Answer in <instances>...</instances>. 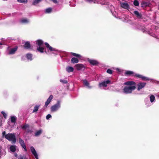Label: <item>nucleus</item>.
I'll return each instance as SVG.
<instances>
[{
	"label": "nucleus",
	"mask_w": 159,
	"mask_h": 159,
	"mask_svg": "<svg viewBox=\"0 0 159 159\" xmlns=\"http://www.w3.org/2000/svg\"><path fill=\"white\" fill-rule=\"evenodd\" d=\"M2 137L5 138L8 141H11L13 143H15L16 141V134L14 133H9L6 134L5 131H3L2 133Z\"/></svg>",
	"instance_id": "obj_1"
},
{
	"label": "nucleus",
	"mask_w": 159,
	"mask_h": 159,
	"mask_svg": "<svg viewBox=\"0 0 159 159\" xmlns=\"http://www.w3.org/2000/svg\"><path fill=\"white\" fill-rule=\"evenodd\" d=\"M136 88V87L135 85L126 86L123 89V92L126 93H131Z\"/></svg>",
	"instance_id": "obj_2"
},
{
	"label": "nucleus",
	"mask_w": 159,
	"mask_h": 159,
	"mask_svg": "<svg viewBox=\"0 0 159 159\" xmlns=\"http://www.w3.org/2000/svg\"><path fill=\"white\" fill-rule=\"evenodd\" d=\"M60 107V101H58L56 104L51 107V111L52 112L55 111L57 110Z\"/></svg>",
	"instance_id": "obj_3"
},
{
	"label": "nucleus",
	"mask_w": 159,
	"mask_h": 159,
	"mask_svg": "<svg viewBox=\"0 0 159 159\" xmlns=\"http://www.w3.org/2000/svg\"><path fill=\"white\" fill-rule=\"evenodd\" d=\"M76 69L78 70H82L84 69L85 67L82 64H78L75 66Z\"/></svg>",
	"instance_id": "obj_4"
},
{
	"label": "nucleus",
	"mask_w": 159,
	"mask_h": 159,
	"mask_svg": "<svg viewBox=\"0 0 159 159\" xmlns=\"http://www.w3.org/2000/svg\"><path fill=\"white\" fill-rule=\"evenodd\" d=\"M30 149L31 152L33 154L34 156L36 159H39L38 155L34 149V148L33 146H31L30 148Z\"/></svg>",
	"instance_id": "obj_5"
},
{
	"label": "nucleus",
	"mask_w": 159,
	"mask_h": 159,
	"mask_svg": "<svg viewBox=\"0 0 159 159\" xmlns=\"http://www.w3.org/2000/svg\"><path fill=\"white\" fill-rule=\"evenodd\" d=\"M44 44L48 50L50 51H57L55 48L51 47L48 43L45 42L44 43Z\"/></svg>",
	"instance_id": "obj_6"
},
{
	"label": "nucleus",
	"mask_w": 159,
	"mask_h": 159,
	"mask_svg": "<svg viewBox=\"0 0 159 159\" xmlns=\"http://www.w3.org/2000/svg\"><path fill=\"white\" fill-rule=\"evenodd\" d=\"M19 143L21 145V147L24 148L25 151H27V149L25 144L24 143V141L21 138H19Z\"/></svg>",
	"instance_id": "obj_7"
},
{
	"label": "nucleus",
	"mask_w": 159,
	"mask_h": 159,
	"mask_svg": "<svg viewBox=\"0 0 159 159\" xmlns=\"http://www.w3.org/2000/svg\"><path fill=\"white\" fill-rule=\"evenodd\" d=\"M110 83L111 81L109 80L106 81H104L99 83V86L100 87L102 86L106 87L107 86V84H110Z\"/></svg>",
	"instance_id": "obj_8"
},
{
	"label": "nucleus",
	"mask_w": 159,
	"mask_h": 159,
	"mask_svg": "<svg viewBox=\"0 0 159 159\" xmlns=\"http://www.w3.org/2000/svg\"><path fill=\"white\" fill-rule=\"evenodd\" d=\"M146 84V83L144 82H140L138 83L137 84V90L139 91L141 89L145 86Z\"/></svg>",
	"instance_id": "obj_9"
},
{
	"label": "nucleus",
	"mask_w": 159,
	"mask_h": 159,
	"mask_svg": "<svg viewBox=\"0 0 159 159\" xmlns=\"http://www.w3.org/2000/svg\"><path fill=\"white\" fill-rule=\"evenodd\" d=\"M53 98V96L52 95H51L47 99V101L45 103V106L47 107L49 104L50 103L51 101L52 100Z\"/></svg>",
	"instance_id": "obj_10"
},
{
	"label": "nucleus",
	"mask_w": 159,
	"mask_h": 159,
	"mask_svg": "<svg viewBox=\"0 0 159 159\" xmlns=\"http://www.w3.org/2000/svg\"><path fill=\"white\" fill-rule=\"evenodd\" d=\"M18 48V47L16 46L14 48L10 49L9 52L8 54H15L16 51L17 50Z\"/></svg>",
	"instance_id": "obj_11"
},
{
	"label": "nucleus",
	"mask_w": 159,
	"mask_h": 159,
	"mask_svg": "<svg viewBox=\"0 0 159 159\" xmlns=\"http://www.w3.org/2000/svg\"><path fill=\"white\" fill-rule=\"evenodd\" d=\"M134 76H135L136 77L141 78L143 80H149V78H148L144 77L141 75L139 74H136L135 75H134Z\"/></svg>",
	"instance_id": "obj_12"
},
{
	"label": "nucleus",
	"mask_w": 159,
	"mask_h": 159,
	"mask_svg": "<svg viewBox=\"0 0 159 159\" xmlns=\"http://www.w3.org/2000/svg\"><path fill=\"white\" fill-rule=\"evenodd\" d=\"M88 61L93 66H97L99 63L97 61L94 60L89 59L88 60Z\"/></svg>",
	"instance_id": "obj_13"
},
{
	"label": "nucleus",
	"mask_w": 159,
	"mask_h": 159,
	"mask_svg": "<svg viewBox=\"0 0 159 159\" xmlns=\"http://www.w3.org/2000/svg\"><path fill=\"white\" fill-rule=\"evenodd\" d=\"M23 47L26 49H31V45L29 41L26 42Z\"/></svg>",
	"instance_id": "obj_14"
},
{
	"label": "nucleus",
	"mask_w": 159,
	"mask_h": 159,
	"mask_svg": "<svg viewBox=\"0 0 159 159\" xmlns=\"http://www.w3.org/2000/svg\"><path fill=\"white\" fill-rule=\"evenodd\" d=\"M124 84L130 86L135 85V86L136 83L135 82L133 81H128L124 83Z\"/></svg>",
	"instance_id": "obj_15"
},
{
	"label": "nucleus",
	"mask_w": 159,
	"mask_h": 159,
	"mask_svg": "<svg viewBox=\"0 0 159 159\" xmlns=\"http://www.w3.org/2000/svg\"><path fill=\"white\" fill-rule=\"evenodd\" d=\"M36 43L39 47H41L43 45L44 42L42 40L38 39L36 41Z\"/></svg>",
	"instance_id": "obj_16"
},
{
	"label": "nucleus",
	"mask_w": 159,
	"mask_h": 159,
	"mask_svg": "<svg viewBox=\"0 0 159 159\" xmlns=\"http://www.w3.org/2000/svg\"><path fill=\"white\" fill-rule=\"evenodd\" d=\"M83 81L84 85L88 87L90 89L92 88L91 86H89V83L86 80H83Z\"/></svg>",
	"instance_id": "obj_17"
},
{
	"label": "nucleus",
	"mask_w": 159,
	"mask_h": 159,
	"mask_svg": "<svg viewBox=\"0 0 159 159\" xmlns=\"http://www.w3.org/2000/svg\"><path fill=\"white\" fill-rule=\"evenodd\" d=\"M121 7L124 8L128 9L129 8V5L127 3L124 2L121 4Z\"/></svg>",
	"instance_id": "obj_18"
},
{
	"label": "nucleus",
	"mask_w": 159,
	"mask_h": 159,
	"mask_svg": "<svg viewBox=\"0 0 159 159\" xmlns=\"http://www.w3.org/2000/svg\"><path fill=\"white\" fill-rule=\"evenodd\" d=\"M72 63H77L79 62V60L77 58L72 57L71 60Z\"/></svg>",
	"instance_id": "obj_19"
},
{
	"label": "nucleus",
	"mask_w": 159,
	"mask_h": 159,
	"mask_svg": "<svg viewBox=\"0 0 159 159\" xmlns=\"http://www.w3.org/2000/svg\"><path fill=\"white\" fill-rule=\"evenodd\" d=\"M74 70L73 67L70 66H68L66 68V70L68 72H73Z\"/></svg>",
	"instance_id": "obj_20"
},
{
	"label": "nucleus",
	"mask_w": 159,
	"mask_h": 159,
	"mask_svg": "<svg viewBox=\"0 0 159 159\" xmlns=\"http://www.w3.org/2000/svg\"><path fill=\"white\" fill-rule=\"evenodd\" d=\"M125 74V75L127 76L134 75V72L130 70H128L126 71Z\"/></svg>",
	"instance_id": "obj_21"
},
{
	"label": "nucleus",
	"mask_w": 159,
	"mask_h": 159,
	"mask_svg": "<svg viewBox=\"0 0 159 159\" xmlns=\"http://www.w3.org/2000/svg\"><path fill=\"white\" fill-rule=\"evenodd\" d=\"M134 13L136 15L138 18H141L142 16V15L141 13H140L137 11H134Z\"/></svg>",
	"instance_id": "obj_22"
},
{
	"label": "nucleus",
	"mask_w": 159,
	"mask_h": 159,
	"mask_svg": "<svg viewBox=\"0 0 159 159\" xmlns=\"http://www.w3.org/2000/svg\"><path fill=\"white\" fill-rule=\"evenodd\" d=\"M43 130L42 129H40L39 130L36 131L35 134L34 135L35 136H38L40 135L42 133Z\"/></svg>",
	"instance_id": "obj_23"
},
{
	"label": "nucleus",
	"mask_w": 159,
	"mask_h": 159,
	"mask_svg": "<svg viewBox=\"0 0 159 159\" xmlns=\"http://www.w3.org/2000/svg\"><path fill=\"white\" fill-rule=\"evenodd\" d=\"M141 7H145L148 5V3L147 2L143 1L141 4Z\"/></svg>",
	"instance_id": "obj_24"
},
{
	"label": "nucleus",
	"mask_w": 159,
	"mask_h": 159,
	"mask_svg": "<svg viewBox=\"0 0 159 159\" xmlns=\"http://www.w3.org/2000/svg\"><path fill=\"white\" fill-rule=\"evenodd\" d=\"M44 48L42 47H38L37 48V50L39 51V52H40L42 53H43L44 52Z\"/></svg>",
	"instance_id": "obj_25"
},
{
	"label": "nucleus",
	"mask_w": 159,
	"mask_h": 159,
	"mask_svg": "<svg viewBox=\"0 0 159 159\" xmlns=\"http://www.w3.org/2000/svg\"><path fill=\"white\" fill-rule=\"evenodd\" d=\"M10 150L12 152H15L16 151V146L15 145H11L10 148Z\"/></svg>",
	"instance_id": "obj_26"
},
{
	"label": "nucleus",
	"mask_w": 159,
	"mask_h": 159,
	"mask_svg": "<svg viewBox=\"0 0 159 159\" xmlns=\"http://www.w3.org/2000/svg\"><path fill=\"white\" fill-rule=\"evenodd\" d=\"M71 54L72 56H75L77 58H80L81 57V55H80L79 54H76V53H75L74 52H71Z\"/></svg>",
	"instance_id": "obj_27"
},
{
	"label": "nucleus",
	"mask_w": 159,
	"mask_h": 159,
	"mask_svg": "<svg viewBox=\"0 0 159 159\" xmlns=\"http://www.w3.org/2000/svg\"><path fill=\"white\" fill-rule=\"evenodd\" d=\"M40 106V105H36L34 107L33 112H34L37 111H38Z\"/></svg>",
	"instance_id": "obj_28"
},
{
	"label": "nucleus",
	"mask_w": 159,
	"mask_h": 159,
	"mask_svg": "<svg viewBox=\"0 0 159 159\" xmlns=\"http://www.w3.org/2000/svg\"><path fill=\"white\" fill-rule=\"evenodd\" d=\"M26 57L27 58L30 60H32V55L30 53H27L26 54Z\"/></svg>",
	"instance_id": "obj_29"
},
{
	"label": "nucleus",
	"mask_w": 159,
	"mask_h": 159,
	"mask_svg": "<svg viewBox=\"0 0 159 159\" xmlns=\"http://www.w3.org/2000/svg\"><path fill=\"white\" fill-rule=\"evenodd\" d=\"M43 0H34L32 4L34 5H35L41 2Z\"/></svg>",
	"instance_id": "obj_30"
},
{
	"label": "nucleus",
	"mask_w": 159,
	"mask_h": 159,
	"mask_svg": "<svg viewBox=\"0 0 159 159\" xmlns=\"http://www.w3.org/2000/svg\"><path fill=\"white\" fill-rule=\"evenodd\" d=\"M52 11V9L51 7H49L46 9L45 10V13H50Z\"/></svg>",
	"instance_id": "obj_31"
},
{
	"label": "nucleus",
	"mask_w": 159,
	"mask_h": 159,
	"mask_svg": "<svg viewBox=\"0 0 159 159\" xmlns=\"http://www.w3.org/2000/svg\"><path fill=\"white\" fill-rule=\"evenodd\" d=\"M16 118L14 116H11V122L12 123H15L16 121Z\"/></svg>",
	"instance_id": "obj_32"
},
{
	"label": "nucleus",
	"mask_w": 159,
	"mask_h": 159,
	"mask_svg": "<svg viewBox=\"0 0 159 159\" xmlns=\"http://www.w3.org/2000/svg\"><path fill=\"white\" fill-rule=\"evenodd\" d=\"M29 125L28 124H26L25 125H24L23 126H21V128L24 130H25L26 129L29 127Z\"/></svg>",
	"instance_id": "obj_33"
},
{
	"label": "nucleus",
	"mask_w": 159,
	"mask_h": 159,
	"mask_svg": "<svg viewBox=\"0 0 159 159\" xmlns=\"http://www.w3.org/2000/svg\"><path fill=\"white\" fill-rule=\"evenodd\" d=\"M20 22L22 23H27L28 22V20L25 19H22L20 20Z\"/></svg>",
	"instance_id": "obj_34"
},
{
	"label": "nucleus",
	"mask_w": 159,
	"mask_h": 159,
	"mask_svg": "<svg viewBox=\"0 0 159 159\" xmlns=\"http://www.w3.org/2000/svg\"><path fill=\"white\" fill-rule=\"evenodd\" d=\"M134 4L136 6H138L139 5V2L137 0H135L134 1Z\"/></svg>",
	"instance_id": "obj_35"
},
{
	"label": "nucleus",
	"mask_w": 159,
	"mask_h": 159,
	"mask_svg": "<svg viewBox=\"0 0 159 159\" xmlns=\"http://www.w3.org/2000/svg\"><path fill=\"white\" fill-rule=\"evenodd\" d=\"M155 99V96L153 95H151L150 97V100L151 102H152L154 101Z\"/></svg>",
	"instance_id": "obj_36"
},
{
	"label": "nucleus",
	"mask_w": 159,
	"mask_h": 159,
	"mask_svg": "<svg viewBox=\"0 0 159 159\" xmlns=\"http://www.w3.org/2000/svg\"><path fill=\"white\" fill-rule=\"evenodd\" d=\"M17 1L19 2L24 3H26L27 2V0H17Z\"/></svg>",
	"instance_id": "obj_37"
},
{
	"label": "nucleus",
	"mask_w": 159,
	"mask_h": 159,
	"mask_svg": "<svg viewBox=\"0 0 159 159\" xmlns=\"http://www.w3.org/2000/svg\"><path fill=\"white\" fill-rule=\"evenodd\" d=\"M87 2L89 3H91L92 2H93L94 3H95L97 2V1L96 0H86Z\"/></svg>",
	"instance_id": "obj_38"
},
{
	"label": "nucleus",
	"mask_w": 159,
	"mask_h": 159,
	"mask_svg": "<svg viewBox=\"0 0 159 159\" xmlns=\"http://www.w3.org/2000/svg\"><path fill=\"white\" fill-rule=\"evenodd\" d=\"M19 159H27V158L24 155H20Z\"/></svg>",
	"instance_id": "obj_39"
},
{
	"label": "nucleus",
	"mask_w": 159,
	"mask_h": 159,
	"mask_svg": "<svg viewBox=\"0 0 159 159\" xmlns=\"http://www.w3.org/2000/svg\"><path fill=\"white\" fill-rule=\"evenodd\" d=\"M107 72L108 74H111L113 73V71L110 69H108L107 70Z\"/></svg>",
	"instance_id": "obj_40"
},
{
	"label": "nucleus",
	"mask_w": 159,
	"mask_h": 159,
	"mask_svg": "<svg viewBox=\"0 0 159 159\" xmlns=\"http://www.w3.org/2000/svg\"><path fill=\"white\" fill-rule=\"evenodd\" d=\"M1 113L3 115V116L4 117V118H6V117H7V116L6 113L3 111H2L1 112Z\"/></svg>",
	"instance_id": "obj_41"
},
{
	"label": "nucleus",
	"mask_w": 159,
	"mask_h": 159,
	"mask_svg": "<svg viewBox=\"0 0 159 159\" xmlns=\"http://www.w3.org/2000/svg\"><path fill=\"white\" fill-rule=\"evenodd\" d=\"M60 82L64 84H66L67 83V81L66 80H60Z\"/></svg>",
	"instance_id": "obj_42"
},
{
	"label": "nucleus",
	"mask_w": 159,
	"mask_h": 159,
	"mask_svg": "<svg viewBox=\"0 0 159 159\" xmlns=\"http://www.w3.org/2000/svg\"><path fill=\"white\" fill-rule=\"evenodd\" d=\"M51 117H52V116L50 114H48L47 115V116H46V119L47 120H48L50 118H51Z\"/></svg>",
	"instance_id": "obj_43"
},
{
	"label": "nucleus",
	"mask_w": 159,
	"mask_h": 159,
	"mask_svg": "<svg viewBox=\"0 0 159 159\" xmlns=\"http://www.w3.org/2000/svg\"><path fill=\"white\" fill-rule=\"evenodd\" d=\"M1 146L0 145V151H1ZM1 152V151H0V152Z\"/></svg>",
	"instance_id": "obj_44"
},
{
	"label": "nucleus",
	"mask_w": 159,
	"mask_h": 159,
	"mask_svg": "<svg viewBox=\"0 0 159 159\" xmlns=\"http://www.w3.org/2000/svg\"><path fill=\"white\" fill-rule=\"evenodd\" d=\"M17 156V154H16V155H15V156L16 157Z\"/></svg>",
	"instance_id": "obj_45"
},
{
	"label": "nucleus",
	"mask_w": 159,
	"mask_h": 159,
	"mask_svg": "<svg viewBox=\"0 0 159 159\" xmlns=\"http://www.w3.org/2000/svg\"><path fill=\"white\" fill-rule=\"evenodd\" d=\"M2 44L1 43H0V45H2Z\"/></svg>",
	"instance_id": "obj_46"
},
{
	"label": "nucleus",
	"mask_w": 159,
	"mask_h": 159,
	"mask_svg": "<svg viewBox=\"0 0 159 159\" xmlns=\"http://www.w3.org/2000/svg\"><path fill=\"white\" fill-rule=\"evenodd\" d=\"M45 52L46 53H47V52L46 51H45Z\"/></svg>",
	"instance_id": "obj_47"
}]
</instances>
